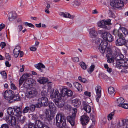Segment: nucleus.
Returning a JSON list of instances; mask_svg holds the SVG:
<instances>
[{
    "instance_id": "obj_64",
    "label": "nucleus",
    "mask_w": 128,
    "mask_h": 128,
    "mask_svg": "<svg viewBox=\"0 0 128 128\" xmlns=\"http://www.w3.org/2000/svg\"><path fill=\"white\" fill-rule=\"evenodd\" d=\"M84 94L87 96H88L89 97L90 96L91 93L90 92H88L87 91H86L84 92Z\"/></svg>"
},
{
    "instance_id": "obj_14",
    "label": "nucleus",
    "mask_w": 128,
    "mask_h": 128,
    "mask_svg": "<svg viewBox=\"0 0 128 128\" xmlns=\"http://www.w3.org/2000/svg\"><path fill=\"white\" fill-rule=\"evenodd\" d=\"M52 111L49 110H46L45 113L46 114V118L48 120H51L53 118L55 113H53Z\"/></svg>"
},
{
    "instance_id": "obj_37",
    "label": "nucleus",
    "mask_w": 128,
    "mask_h": 128,
    "mask_svg": "<svg viewBox=\"0 0 128 128\" xmlns=\"http://www.w3.org/2000/svg\"><path fill=\"white\" fill-rule=\"evenodd\" d=\"M64 17L68 18L70 19H73L74 18V15H71L70 14L67 12L64 13Z\"/></svg>"
},
{
    "instance_id": "obj_47",
    "label": "nucleus",
    "mask_w": 128,
    "mask_h": 128,
    "mask_svg": "<svg viewBox=\"0 0 128 128\" xmlns=\"http://www.w3.org/2000/svg\"><path fill=\"white\" fill-rule=\"evenodd\" d=\"M30 110L29 107L28 106H26L23 109L22 112L24 113H26L28 112Z\"/></svg>"
},
{
    "instance_id": "obj_16",
    "label": "nucleus",
    "mask_w": 128,
    "mask_h": 128,
    "mask_svg": "<svg viewBox=\"0 0 128 128\" xmlns=\"http://www.w3.org/2000/svg\"><path fill=\"white\" fill-rule=\"evenodd\" d=\"M126 42V40L124 38H119L116 40V43L117 46H122L125 45Z\"/></svg>"
},
{
    "instance_id": "obj_31",
    "label": "nucleus",
    "mask_w": 128,
    "mask_h": 128,
    "mask_svg": "<svg viewBox=\"0 0 128 128\" xmlns=\"http://www.w3.org/2000/svg\"><path fill=\"white\" fill-rule=\"evenodd\" d=\"M73 104L74 107H78L80 104V101L77 99H76L72 100Z\"/></svg>"
},
{
    "instance_id": "obj_45",
    "label": "nucleus",
    "mask_w": 128,
    "mask_h": 128,
    "mask_svg": "<svg viewBox=\"0 0 128 128\" xmlns=\"http://www.w3.org/2000/svg\"><path fill=\"white\" fill-rule=\"evenodd\" d=\"M114 112H112L111 113L109 114L108 116V120H111L112 118V117L114 116Z\"/></svg>"
},
{
    "instance_id": "obj_2",
    "label": "nucleus",
    "mask_w": 128,
    "mask_h": 128,
    "mask_svg": "<svg viewBox=\"0 0 128 128\" xmlns=\"http://www.w3.org/2000/svg\"><path fill=\"white\" fill-rule=\"evenodd\" d=\"M56 125L59 128H65L66 127V118L63 114H58L56 117Z\"/></svg>"
},
{
    "instance_id": "obj_6",
    "label": "nucleus",
    "mask_w": 128,
    "mask_h": 128,
    "mask_svg": "<svg viewBox=\"0 0 128 128\" xmlns=\"http://www.w3.org/2000/svg\"><path fill=\"white\" fill-rule=\"evenodd\" d=\"M7 122L10 126H16L17 121L16 118L13 116H6L5 119Z\"/></svg>"
},
{
    "instance_id": "obj_51",
    "label": "nucleus",
    "mask_w": 128,
    "mask_h": 128,
    "mask_svg": "<svg viewBox=\"0 0 128 128\" xmlns=\"http://www.w3.org/2000/svg\"><path fill=\"white\" fill-rule=\"evenodd\" d=\"M0 74L2 76L3 78H7L6 74L5 72L3 71L1 72Z\"/></svg>"
},
{
    "instance_id": "obj_42",
    "label": "nucleus",
    "mask_w": 128,
    "mask_h": 128,
    "mask_svg": "<svg viewBox=\"0 0 128 128\" xmlns=\"http://www.w3.org/2000/svg\"><path fill=\"white\" fill-rule=\"evenodd\" d=\"M98 49L100 52L103 54L105 52L106 49L100 46H99Z\"/></svg>"
},
{
    "instance_id": "obj_53",
    "label": "nucleus",
    "mask_w": 128,
    "mask_h": 128,
    "mask_svg": "<svg viewBox=\"0 0 128 128\" xmlns=\"http://www.w3.org/2000/svg\"><path fill=\"white\" fill-rule=\"evenodd\" d=\"M10 82L11 88L12 90H16V87L14 84H13L12 81H11Z\"/></svg>"
},
{
    "instance_id": "obj_8",
    "label": "nucleus",
    "mask_w": 128,
    "mask_h": 128,
    "mask_svg": "<svg viewBox=\"0 0 128 128\" xmlns=\"http://www.w3.org/2000/svg\"><path fill=\"white\" fill-rule=\"evenodd\" d=\"M36 84V81L32 78H30L26 80L23 84L24 87L27 88L30 86L34 85Z\"/></svg>"
},
{
    "instance_id": "obj_39",
    "label": "nucleus",
    "mask_w": 128,
    "mask_h": 128,
    "mask_svg": "<svg viewBox=\"0 0 128 128\" xmlns=\"http://www.w3.org/2000/svg\"><path fill=\"white\" fill-rule=\"evenodd\" d=\"M94 68L95 66L94 65H92L88 70V72L90 74H91L94 70Z\"/></svg>"
},
{
    "instance_id": "obj_30",
    "label": "nucleus",
    "mask_w": 128,
    "mask_h": 128,
    "mask_svg": "<svg viewBox=\"0 0 128 128\" xmlns=\"http://www.w3.org/2000/svg\"><path fill=\"white\" fill-rule=\"evenodd\" d=\"M19 48V46H16L14 50V55L15 58L18 57V56L20 51V50L18 49Z\"/></svg>"
},
{
    "instance_id": "obj_7",
    "label": "nucleus",
    "mask_w": 128,
    "mask_h": 128,
    "mask_svg": "<svg viewBox=\"0 0 128 128\" xmlns=\"http://www.w3.org/2000/svg\"><path fill=\"white\" fill-rule=\"evenodd\" d=\"M14 92L11 90H7L4 93V96L6 100L13 99L14 97Z\"/></svg>"
},
{
    "instance_id": "obj_34",
    "label": "nucleus",
    "mask_w": 128,
    "mask_h": 128,
    "mask_svg": "<svg viewBox=\"0 0 128 128\" xmlns=\"http://www.w3.org/2000/svg\"><path fill=\"white\" fill-rule=\"evenodd\" d=\"M120 32H122L125 36L128 35V31L127 29L124 27H122L120 26Z\"/></svg>"
},
{
    "instance_id": "obj_11",
    "label": "nucleus",
    "mask_w": 128,
    "mask_h": 128,
    "mask_svg": "<svg viewBox=\"0 0 128 128\" xmlns=\"http://www.w3.org/2000/svg\"><path fill=\"white\" fill-rule=\"evenodd\" d=\"M38 94L37 91L35 90L28 91L26 93V96L28 98H30L36 97Z\"/></svg>"
},
{
    "instance_id": "obj_26",
    "label": "nucleus",
    "mask_w": 128,
    "mask_h": 128,
    "mask_svg": "<svg viewBox=\"0 0 128 128\" xmlns=\"http://www.w3.org/2000/svg\"><path fill=\"white\" fill-rule=\"evenodd\" d=\"M49 108L50 109V110L52 111V112L55 113L56 111V108L55 106L54 103L52 102H50L49 104Z\"/></svg>"
},
{
    "instance_id": "obj_38",
    "label": "nucleus",
    "mask_w": 128,
    "mask_h": 128,
    "mask_svg": "<svg viewBox=\"0 0 128 128\" xmlns=\"http://www.w3.org/2000/svg\"><path fill=\"white\" fill-rule=\"evenodd\" d=\"M30 75L27 73L24 74L21 77L25 80H27L30 77Z\"/></svg>"
},
{
    "instance_id": "obj_59",
    "label": "nucleus",
    "mask_w": 128,
    "mask_h": 128,
    "mask_svg": "<svg viewBox=\"0 0 128 128\" xmlns=\"http://www.w3.org/2000/svg\"><path fill=\"white\" fill-rule=\"evenodd\" d=\"M5 26V25L3 24H2L0 25V31H1L4 28Z\"/></svg>"
},
{
    "instance_id": "obj_27",
    "label": "nucleus",
    "mask_w": 128,
    "mask_h": 128,
    "mask_svg": "<svg viewBox=\"0 0 128 128\" xmlns=\"http://www.w3.org/2000/svg\"><path fill=\"white\" fill-rule=\"evenodd\" d=\"M41 107V105L40 104V103H38L36 104L35 105L34 104H32L29 107L30 110L32 112H33L35 110L36 107L40 108Z\"/></svg>"
},
{
    "instance_id": "obj_9",
    "label": "nucleus",
    "mask_w": 128,
    "mask_h": 128,
    "mask_svg": "<svg viewBox=\"0 0 128 128\" xmlns=\"http://www.w3.org/2000/svg\"><path fill=\"white\" fill-rule=\"evenodd\" d=\"M62 96L64 97L71 96L73 94V92L71 90H68L66 88H63L61 90Z\"/></svg>"
},
{
    "instance_id": "obj_33",
    "label": "nucleus",
    "mask_w": 128,
    "mask_h": 128,
    "mask_svg": "<svg viewBox=\"0 0 128 128\" xmlns=\"http://www.w3.org/2000/svg\"><path fill=\"white\" fill-rule=\"evenodd\" d=\"M14 107H9L8 108L7 110V111L8 114L10 115H12L14 114Z\"/></svg>"
},
{
    "instance_id": "obj_48",
    "label": "nucleus",
    "mask_w": 128,
    "mask_h": 128,
    "mask_svg": "<svg viewBox=\"0 0 128 128\" xmlns=\"http://www.w3.org/2000/svg\"><path fill=\"white\" fill-rule=\"evenodd\" d=\"M41 95L42 96V97H47V92L46 91L43 90L42 92Z\"/></svg>"
},
{
    "instance_id": "obj_17",
    "label": "nucleus",
    "mask_w": 128,
    "mask_h": 128,
    "mask_svg": "<svg viewBox=\"0 0 128 128\" xmlns=\"http://www.w3.org/2000/svg\"><path fill=\"white\" fill-rule=\"evenodd\" d=\"M35 123L36 125L37 126L36 128H46L48 126L40 120H36Z\"/></svg>"
},
{
    "instance_id": "obj_29",
    "label": "nucleus",
    "mask_w": 128,
    "mask_h": 128,
    "mask_svg": "<svg viewBox=\"0 0 128 128\" xmlns=\"http://www.w3.org/2000/svg\"><path fill=\"white\" fill-rule=\"evenodd\" d=\"M124 100L123 98L120 97L118 98L116 102L118 104V106L120 107L122 105V104L124 103Z\"/></svg>"
},
{
    "instance_id": "obj_41",
    "label": "nucleus",
    "mask_w": 128,
    "mask_h": 128,
    "mask_svg": "<svg viewBox=\"0 0 128 128\" xmlns=\"http://www.w3.org/2000/svg\"><path fill=\"white\" fill-rule=\"evenodd\" d=\"M108 92L109 94H111L114 93V88L112 87H110L108 90Z\"/></svg>"
},
{
    "instance_id": "obj_21",
    "label": "nucleus",
    "mask_w": 128,
    "mask_h": 128,
    "mask_svg": "<svg viewBox=\"0 0 128 128\" xmlns=\"http://www.w3.org/2000/svg\"><path fill=\"white\" fill-rule=\"evenodd\" d=\"M14 115L16 116H20L22 113L21 108L20 107L15 106L14 107Z\"/></svg>"
},
{
    "instance_id": "obj_61",
    "label": "nucleus",
    "mask_w": 128,
    "mask_h": 128,
    "mask_svg": "<svg viewBox=\"0 0 128 128\" xmlns=\"http://www.w3.org/2000/svg\"><path fill=\"white\" fill-rule=\"evenodd\" d=\"M13 98H15L14 100H18L20 99V97L18 94H16L15 96H14V97Z\"/></svg>"
},
{
    "instance_id": "obj_10",
    "label": "nucleus",
    "mask_w": 128,
    "mask_h": 128,
    "mask_svg": "<svg viewBox=\"0 0 128 128\" xmlns=\"http://www.w3.org/2000/svg\"><path fill=\"white\" fill-rule=\"evenodd\" d=\"M62 97V95L58 90H54L50 93V98L52 99L55 98V100L58 99H61Z\"/></svg>"
},
{
    "instance_id": "obj_19",
    "label": "nucleus",
    "mask_w": 128,
    "mask_h": 128,
    "mask_svg": "<svg viewBox=\"0 0 128 128\" xmlns=\"http://www.w3.org/2000/svg\"><path fill=\"white\" fill-rule=\"evenodd\" d=\"M67 116L66 118L67 120L68 121L72 126H74L75 124V114Z\"/></svg>"
},
{
    "instance_id": "obj_35",
    "label": "nucleus",
    "mask_w": 128,
    "mask_h": 128,
    "mask_svg": "<svg viewBox=\"0 0 128 128\" xmlns=\"http://www.w3.org/2000/svg\"><path fill=\"white\" fill-rule=\"evenodd\" d=\"M18 116V119L19 121L22 124L26 120V117L25 116L20 115V114Z\"/></svg>"
},
{
    "instance_id": "obj_15",
    "label": "nucleus",
    "mask_w": 128,
    "mask_h": 128,
    "mask_svg": "<svg viewBox=\"0 0 128 128\" xmlns=\"http://www.w3.org/2000/svg\"><path fill=\"white\" fill-rule=\"evenodd\" d=\"M82 104L84 110H85L86 112L90 113L91 112V109L88 103L85 102L83 101L82 102Z\"/></svg>"
},
{
    "instance_id": "obj_22",
    "label": "nucleus",
    "mask_w": 128,
    "mask_h": 128,
    "mask_svg": "<svg viewBox=\"0 0 128 128\" xmlns=\"http://www.w3.org/2000/svg\"><path fill=\"white\" fill-rule=\"evenodd\" d=\"M35 67L40 71L41 72H44L43 68H45V66L41 63H39L37 64L34 65Z\"/></svg>"
},
{
    "instance_id": "obj_32",
    "label": "nucleus",
    "mask_w": 128,
    "mask_h": 128,
    "mask_svg": "<svg viewBox=\"0 0 128 128\" xmlns=\"http://www.w3.org/2000/svg\"><path fill=\"white\" fill-rule=\"evenodd\" d=\"M48 80L47 78L44 77H40L37 79L38 82L40 84H44L46 83Z\"/></svg>"
},
{
    "instance_id": "obj_46",
    "label": "nucleus",
    "mask_w": 128,
    "mask_h": 128,
    "mask_svg": "<svg viewBox=\"0 0 128 128\" xmlns=\"http://www.w3.org/2000/svg\"><path fill=\"white\" fill-rule=\"evenodd\" d=\"M120 32V28L118 30L114 29L113 32V33L114 35H118Z\"/></svg>"
},
{
    "instance_id": "obj_5",
    "label": "nucleus",
    "mask_w": 128,
    "mask_h": 128,
    "mask_svg": "<svg viewBox=\"0 0 128 128\" xmlns=\"http://www.w3.org/2000/svg\"><path fill=\"white\" fill-rule=\"evenodd\" d=\"M110 5L114 9L119 8L123 6L124 2L122 0H114L110 2Z\"/></svg>"
},
{
    "instance_id": "obj_12",
    "label": "nucleus",
    "mask_w": 128,
    "mask_h": 128,
    "mask_svg": "<svg viewBox=\"0 0 128 128\" xmlns=\"http://www.w3.org/2000/svg\"><path fill=\"white\" fill-rule=\"evenodd\" d=\"M102 88L100 86H96L95 90L96 94V99L97 102H98L99 98L101 96V90Z\"/></svg>"
},
{
    "instance_id": "obj_36",
    "label": "nucleus",
    "mask_w": 128,
    "mask_h": 128,
    "mask_svg": "<svg viewBox=\"0 0 128 128\" xmlns=\"http://www.w3.org/2000/svg\"><path fill=\"white\" fill-rule=\"evenodd\" d=\"M108 44V42L106 41H102L100 43V46L106 49V48Z\"/></svg>"
},
{
    "instance_id": "obj_24",
    "label": "nucleus",
    "mask_w": 128,
    "mask_h": 128,
    "mask_svg": "<svg viewBox=\"0 0 128 128\" xmlns=\"http://www.w3.org/2000/svg\"><path fill=\"white\" fill-rule=\"evenodd\" d=\"M61 99H57L55 100V103L57 107L58 108H61L63 107L64 104L63 102L60 100Z\"/></svg>"
},
{
    "instance_id": "obj_25",
    "label": "nucleus",
    "mask_w": 128,
    "mask_h": 128,
    "mask_svg": "<svg viewBox=\"0 0 128 128\" xmlns=\"http://www.w3.org/2000/svg\"><path fill=\"white\" fill-rule=\"evenodd\" d=\"M97 35L98 34L94 28L90 29L89 31V36L90 37H96Z\"/></svg>"
},
{
    "instance_id": "obj_23",
    "label": "nucleus",
    "mask_w": 128,
    "mask_h": 128,
    "mask_svg": "<svg viewBox=\"0 0 128 128\" xmlns=\"http://www.w3.org/2000/svg\"><path fill=\"white\" fill-rule=\"evenodd\" d=\"M16 18V16L14 12H11L9 13L8 19L9 21H12Z\"/></svg>"
},
{
    "instance_id": "obj_4",
    "label": "nucleus",
    "mask_w": 128,
    "mask_h": 128,
    "mask_svg": "<svg viewBox=\"0 0 128 128\" xmlns=\"http://www.w3.org/2000/svg\"><path fill=\"white\" fill-rule=\"evenodd\" d=\"M111 20L109 19L106 20H102L98 22V27H101L107 30H109L110 28V25H111L110 23Z\"/></svg>"
},
{
    "instance_id": "obj_43",
    "label": "nucleus",
    "mask_w": 128,
    "mask_h": 128,
    "mask_svg": "<svg viewBox=\"0 0 128 128\" xmlns=\"http://www.w3.org/2000/svg\"><path fill=\"white\" fill-rule=\"evenodd\" d=\"M36 126L34 124L32 123H29L28 125V128H36Z\"/></svg>"
},
{
    "instance_id": "obj_1",
    "label": "nucleus",
    "mask_w": 128,
    "mask_h": 128,
    "mask_svg": "<svg viewBox=\"0 0 128 128\" xmlns=\"http://www.w3.org/2000/svg\"><path fill=\"white\" fill-rule=\"evenodd\" d=\"M113 57H114L116 60V65L118 67H122L124 69L128 68V59H123L124 55L122 54L116 52L113 54Z\"/></svg>"
},
{
    "instance_id": "obj_55",
    "label": "nucleus",
    "mask_w": 128,
    "mask_h": 128,
    "mask_svg": "<svg viewBox=\"0 0 128 128\" xmlns=\"http://www.w3.org/2000/svg\"><path fill=\"white\" fill-rule=\"evenodd\" d=\"M25 24L26 26H28L30 27L34 28V26L33 24L30 23L26 22Z\"/></svg>"
},
{
    "instance_id": "obj_13",
    "label": "nucleus",
    "mask_w": 128,
    "mask_h": 128,
    "mask_svg": "<svg viewBox=\"0 0 128 128\" xmlns=\"http://www.w3.org/2000/svg\"><path fill=\"white\" fill-rule=\"evenodd\" d=\"M38 101L40 102V104L44 106H47L48 104V101L47 97H42L38 99Z\"/></svg>"
},
{
    "instance_id": "obj_60",
    "label": "nucleus",
    "mask_w": 128,
    "mask_h": 128,
    "mask_svg": "<svg viewBox=\"0 0 128 128\" xmlns=\"http://www.w3.org/2000/svg\"><path fill=\"white\" fill-rule=\"evenodd\" d=\"M0 45L2 48L6 46V44L4 42H2L0 43Z\"/></svg>"
},
{
    "instance_id": "obj_44",
    "label": "nucleus",
    "mask_w": 128,
    "mask_h": 128,
    "mask_svg": "<svg viewBox=\"0 0 128 128\" xmlns=\"http://www.w3.org/2000/svg\"><path fill=\"white\" fill-rule=\"evenodd\" d=\"M122 125L124 126L126 125V126L128 125V120L127 119H124L122 120Z\"/></svg>"
},
{
    "instance_id": "obj_20",
    "label": "nucleus",
    "mask_w": 128,
    "mask_h": 128,
    "mask_svg": "<svg viewBox=\"0 0 128 128\" xmlns=\"http://www.w3.org/2000/svg\"><path fill=\"white\" fill-rule=\"evenodd\" d=\"M89 120V118L87 116L84 115L82 116L81 117L80 120L83 125H85L88 123Z\"/></svg>"
},
{
    "instance_id": "obj_57",
    "label": "nucleus",
    "mask_w": 128,
    "mask_h": 128,
    "mask_svg": "<svg viewBox=\"0 0 128 128\" xmlns=\"http://www.w3.org/2000/svg\"><path fill=\"white\" fill-rule=\"evenodd\" d=\"M107 58V62L108 63H110L114 62V59L112 58V57H111V58H110L109 57V58Z\"/></svg>"
},
{
    "instance_id": "obj_50",
    "label": "nucleus",
    "mask_w": 128,
    "mask_h": 128,
    "mask_svg": "<svg viewBox=\"0 0 128 128\" xmlns=\"http://www.w3.org/2000/svg\"><path fill=\"white\" fill-rule=\"evenodd\" d=\"M78 79L80 82L84 83H85L86 81V78H82L80 76H79L78 77Z\"/></svg>"
},
{
    "instance_id": "obj_56",
    "label": "nucleus",
    "mask_w": 128,
    "mask_h": 128,
    "mask_svg": "<svg viewBox=\"0 0 128 128\" xmlns=\"http://www.w3.org/2000/svg\"><path fill=\"white\" fill-rule=\"evenodd\" d=\"M0 128H9V127L7 124H4L2 125Z\"/></svg>"
},
{
    "instance_id": "obj_18",
    "label": "nucleus",
    "mask_w": 128,
    "mask_h": 128,
    "mask_svg": "<svg viewBox=\"0 0 128 128\" xmlns=\"http://www.w3.org/2000/svg\"><path fill=\"white\" fill-rule=\"evenodd\" d=\"M105 52L107 58H109L110 57H112L113 54H114L112 50L111 47L110 46L107 47L106 49Z\"/></svg>"
},
{
    "instance_id": "obj_54",
    "label": "nucleus",
    "mask_w": 128,
    "mask_h": 128,
    "mask_svg": "<svg viewBox=\"0 0 128 128\" xmlns=\"http://www.w3.org/2000/svg\"><path fill=\"white\" fill-rule=\"evenodd\" d=\"M120 107L125 109H128V104L127 103H123L122 104V105Z\"/></svg>"
},
{
    "instance_id": "obj_3",
    "label": "nucleus",
    "mask_w": 128,
    "mask_h": 128,
    "mask_svg": "<svg viewBox=\"0 0 128 128\" xmlns=\"http://www.w3.org/2000/svg\"><path fill=\"white\" fill-rule=\"evenodd\" d=\"M98 32L102 34V38L104 40L110 42L113 41L114 38L109 33L102 30H99Z\"/></svg>"
},
{
    "instance_id": "obj_58",
    "label": "nucleus",
    "mask_w": 128,
    "mask_h": 128,
    "mask_svg": "<svg viewBox=\"0 0 128 128\" xmlns=\"http://www.w3.org/2000/svg\"><path fill=\"white\" fill-rule=\"evenodd\" d=\"M73 61L75 62H78L79 60V59L78 57H76L72 58Z\"/></svg>"
},
{
    "instance_id": "obj_63",
    "label": "nucleus",
    "mask_w": 128,
    "mask_h": 128,
    "mask_svg": "<svg viewBox=\"0 0 128 128\" xmlns=\"http://www.w3.org/2000/svg\"><path fill=\"white\" fill-rule=\"evenodd\" d=\"M30 49L31 51H35L36 50V48L35 47L32 46L30 48Z\"/></svg>"
},
{
    "instance_id": "obj_62",
    "label": "nucleus",
    "mask_w": 128,
    "mask_h": 128,
    "mask_svg": "<svg viewBox=\"0 0 128 128\" xmlns=\"http://www.w3.org/2000/svg\"><path fill=\"white\" fill-rule=\"evenodd\" d=\"M101 39L100 38H96L95 40V43L97 44H98L100 43Z\"/></svg>"
},
{
    "instance_id": "obj_49",
    "label": "nucleus",
    "mask_w": 128,
    "mask_h": 128,
    "mask_svg": "<svg viewBox=\"0 0 128 128\" xmlns=\"http://www.w3.org/2000/svg\"><path fill=\"white\" fill-rule=\"evenodd\" d=\"M80 4V2L77 0L75 1L73 6L75 7H76L79 6Z\"/></svg>"
},
{
    "instance_id": "obj_28",
    "label": "nucleus",
    "mask_w": 128,
    "mask_h": 128,
    "mask_svg": "<svg viewBox=\"0 0 128 128\" xmlns=\"http://www.w3.org/2000/svg\"><path fill=\"white\" fill-rule=\"evenodd\" d=\"M74 86L76 88L78 91H82V86L80 84L77 82L74 83Z\"/></svg>"
},
{
    "instance_id": "obj_40",
    "label": "nucleus",
    "mask_w": 128,
    "mask_h": 128,
    "mask_svg": "<svg viewBox=\"0 0 128 128\" xmlns=\"http://www.w3.org/2000/svg\"><path fill=\"white\" fill-rule=\"evenodd\" d=\"M81 67L84 70H86L87 68V65H86L85 63L82 62L80 63Z\"/></svg>"
},
{
    "instance_id": "obj_52",
    "label": "nucleus",
    "mask_w": 128,
    "mask_h": 128,
    "mask_svg": "<svg viewBox=\"0 0 128 128\" xmlns=\"http://www.w3.org/2000/svg\"><path fill=\"white\" fill-rule=\"evenodd\" d=\"M25 80H24L21 77L20 79L19 82V86L20 87L22 84L24 82Z\"/></svg>"
}]
</instances>
